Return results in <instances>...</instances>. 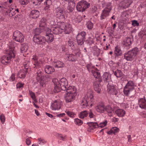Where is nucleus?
<instances>
[{"label":"nucleus","mask_w":146,"mask_h":146,"mask_svg":"<svg viewBox=\"0 0 146 146\" xmlns=\"http://www.w3.org/2000/svg\"><path fill=\"white\" fill-rule=\"evenodd\" d=\"M44 29H42L41 27H39L38 28H36L34 31V32L35 34V35H37L39 34L43 31Z\"/></svg>","instance_id":"41"},{"label":"nucleus","mask_w":146,"mask_h":146,"mask_svg":"<svg viewBox=\"0 0 146 146\" xmlns=\"http://www.w3.org/2000/svg\"><path fill=\"white\" fill-rule=\"evenodd\" d=\"M38 142H39L38 143L41 145H43L46 143V141L45 140L41 138L38 139Z\"/></svg>","instance_id":"51"},{"label":"nucleus","mask_w":146,"mask_h":146,"mask_svg":"<svg viewBox=\"0 0 146 146\" xmlns=\"http://www.w3.org/2000/svg\"><path fill=\"white\" fill-rule=\"evenodd\" d=\"M46 38L44 36L40 35H35L33 38L34 42L38 44H42L45 41H46Z\"/></svg>","instance_id":"13"},{"label":"nucleus","mask_w":146,"mask_h":146,"mask_svg":"<svg viewBox=\"0 0 146 146\" xmlns=\"http://www.w3.org/2000/svg\"><path fill=\"white\" fill-rule=\"evenodd\" d=\"M42 72L40 70H39L36 73V79L37 80H40V85L42 87H44L45 86V83L44 82L43 79L44 77L42 75Z\"/></svg>","instance_id":"16"},{"label":"nucleus","mask_w":146,"mask_h":146,"mask_svg":"<svg viewBox=\"0 0 146 146\" xmlns=\"http://www.w3.org/2000/svg\"><path fill=\"white\" fill-rule=\"evenodd\" d=\"M88 114H89V117L90 118L93 119H95V116L91 110H90L88 112Z\"/></svg>","instance_id":"47"},{"label":"nucleus","mask_w":146,"mask_h":146,"mask_svg":"<svg viewBox=\"0 0 146 146\" xmlns=\"http://www.w3.org/2000/svg\"><path fill=\"white\" fill-rule=\"evenodd\" d=\"M135 84L131 81H129L126 84L123 89V93L126 96H128L135 88Z\"/></svg>","instance_id":"5"},{"label":"nucleus","mask_w":146,"mask_h":146,"mask_svg":"<svg viewBox=\"0 0 146 146\" xmlns=\"http://www.w3.org/2000/svg\"><path fill=\"white\" fill-rule=\"evenodd\" d=\"M52 81L54 85V92L55 93L59 92L61 90H65L67 88L68 82L65 78H62L59 80L55 78L52 80Z\"/></svg>","instance_id":"4"},{"label":"nucleus","mask_w":146,"mask_h":146,"mask_svg":"<svg viewBox=\"0 0 146 146\" xmlns=\"http://www.w3.org/2000/svg\"><path fill=\"white\" fill-rule=\"evenodd\" d=\"M139 51V49L135 47L131 50L129 51L128 52L130 56H131V57L133 59L138 53Z\"/></svg>","instance_id":"21"},{"label":"nucleus","mask_w":146,"mask_h":146,"mask_svg":"<svg viewBox=\"0 0 146 146\" xmlns=\"http://www.w3.org/2000/svg\"><path fill=\"white\" fill-rule=\"evenodd\" d=\"M103 77L105 82L108 83V84L112 83L110 78V75L107 72H105L103 75Z\"/></svg>","instance_id":"23"},{"label":"nucleus","mask_w":146,"mask_h":146,"mask_svg":"<svg viewBox=\"0 0 146 146\" xmlns=\"http://www.w3.org/2000/svg\"><path fill=\"white\" fill-rule=\"evenodd\" d=\"M29 0H19L20 3L21 5H25L27 4ZM32 1V0H31Z\"/></svg>","instance_id":"50"},{"label":"nucleus","mask_w":146,"mask_h":146,"mask_svg":"<svg viewBox=\"0 0 146 146\" xmlns=\"http://www.w3.org/2000/svg\"><path fill=\"white\" fill-rule=\"evenodd\" d=\"M91 128L92 129L97 128H98V124L96 122H91L89 125Z\"/></svg>","instance_id":"43"},{"label":"nucleus","mask_w":146,"mask_h":146,"mask_svg":"<svg viewBox=\"0 0 146 146\" xmlns=\"http://www.w3.org/2000/svg\"><path fill=\"white\" fill-rule=\"evenodd\" d=\"M119 129L116 127H113L111 128L110 130L108 131L107 133L108 134H115L117 133L119 131Z\"/></svg>","instance_id":"33"},{"label":"nucleus","mask_w":146,"mask_h":146,"mask_svg":"<svg viewBox=\"0 0 146 146\" xmlns=\"http://www.w3.org/2000/svg\"><path fill=\"white\" fill-rule=\"evenodd\" d=\"M86 27L89 29H92L93 27V24L90 21H88L86 23Z\"/></svg>","instance_id":"46"},{"label":"nucleus","mask_w":146,"mask_h":146,"mask_svg":"<svg viewBox=\"0 0 146 146\" xmlns=\"http://www.w3.org/2000/svg\"><path fill=\"white\" fill-rule=\"evenodd\" d=\"M95 109L97 112L102 113L105 111V107L103 104L99 103L97 104Z\"/></svg>","instance_id":"17"},{"label":"nucleus","mask_w":146,"mask_h":146,"mask_svg":"<svg viewBox=\"0 0 146 146\" xmlns=\"http://www.w3.org/2000/svg\"><path fill=\"white\" fill-rule=\"evenodd\" d=\"M32 60V61L34 62L35 63L34 64V65L35 66L33 67L35 68V67H36V68H39L41 62L39 60H38L37 56L36 55H33Z\"/></svg>","instance_id":"20"},{"label":"nucleus","mask_w":146,"mask_h":146,"mask_svg":"<svg viewBox=\"0 0 146 146\" xmlns=\"http://www.w3.org/2000/svg\"><path fill=\"white\" fill-rule=\"evenodd\" d=\"M124 58L127 61H131L133 59L128 52L124 54Z\"/></svg>","instance_id":"39"},{"label":"nucleus","mask_w":146,"mask_h":146,"mask_svg":"<svg viewBox=\"0 0 146 146\" xmlns=\"http://www.w3.org/2000/svg\"><path fill=\"white\" fill-rule=\"evenodd\" d=\"M115 53L117 55H120L122 54V52L121 50L120 47L117 46L115 48Z\"/></svg>","instance_id":"34"},{"label":"nucleus","mask_w":146,"mask_h":146,"mask_svg":"<svg viewBox=\"0 0 146 146\" xmlns=\"http://www.w3.org/2000/svg\"><path fill=\"white\" fill-rule=\"evenodd\" d=\"M92 72L93 74L94 77L97 79V81H100V73L98 72V70L96 69L95 71L94 70H92Z\"/></svg>","instance_id":"26"},{"label":"nucleus","mask_w":146,"mask_h":146,"mask_svg":"<svg viewBox=\"0 0 146 146\" xmlns=\"http://www.w3.org/2000/svg\"><path fill=\"white\" fill-rule=\"evenodd\" d=\"M10 12L11 13L13 12L14 13V14H16L17 13H18L19 12L18 9L17 8L14 9L13 8H10Z\"/></svg>","instance_id":"55"},{"label":"nucleus","mask_w":146,"mask_h":146,"mask_svg":"<svg viewBox=\"0 0 146 146\" xmlns=\"http://www.w3.org/2000/svg\"><path fill=\"white\" fill-rule=\"evenodd\" d=\"M58 27H53L51 29L47 28L46 29V42L50 43L52 42L54 39V36L52 33L58 34L64 32L66 34H69L72 31V26L71 25H66L63 22H58L57 23Z\"/></svg>","instance_id":"1"},{"label":"nucleus","mask_w":146,"mask_h":146,"mask_svg":"<svg viewBox=\"0 0 146 146\" xmlns=\"http://www.w3.org/2000/svg\"><path fill=\"white\" fill-rule=\"evenodd\" d=\"M132 2L131 0H123L122 2V4L123 7L126 8L128 7Z\"/></svg>","instance_id":"30"},{"label":"nucleus","mask_w":146,"mask_h":146,"mask_svg":"<svg viewBox=\"0 0 146 146\" xmlns=\"http://www.w3.org/2000/svg\"><path fill=\"white\" fill-rule=\"evenodd\" d=\"M27 45L25 44H22L21 47V51L22 53L26 52L28 49Z\"/></svg>","instance_id":"38"},{"label":"nucleus","mask_w":146,"mask_h":146,"mask_svg":"<svg viewBox=\"0 0 146 146\" xmlns=\"http://www.w3.org/2000/svg\"><path fill=\"white\" fill-rule=\"evenodd\" d=\"M107 87L108 92L109 94L112 95H115L116 96H117L118 92L114 86L112 85V83L108 84Z\"/></svg>","instance_id":"14"},{"label":"nucleus","mask_w":146,"mask_h":146,"mask_svg":"<svg viewBox=\"0 0 146 146\" xmlns=\"http://www.w3.org/2000/svg\"><path fill=\"white\" fill-rule=\"evenodd\" d=\"M55 13L57 17L60 19H65V11L64 9L58 7L56 9Z\"/></svg>","instance_id":"11"},{"label":"nucleus","mask_w":146,"mask_h":146,"mask_svg":"<svg viewBox=\"0 0 146 146\" xmlns=\"http://www.w3.org/2000/svg\"><path fill=\"white\" fill-rule=\"evenodd\" d=\"M65 115V113H63L57 114L56 115V116L58 117H62L64 116Z\"/></svg>","instance_id":"62"},{"label":"nucleus","mask_w":146,"mask_h":146,"mask_svg":"<svg viewBox=\"0 0 146 146\" xmlns=\"http://www.w3.org/2000/svg\"><path fill=\"white\" fill-rule=\"evenodd\" d=\"M94 102L93 92L91 89H89L88 90L84 97L81 100V106L83 108H85L89 106L91 107L94 104Z\"/></svg>","instance_id":"2"},{"label":"nucleus","mask_w":146,"mask_h":146,"mask_svg":"<svg viewBox=\"0 0 146 146\" xmlns=\"http://www.w3.org/2000/svg\"><path fill=\"white\" fill-rule=\"evenodd\" d=\"M26 143L27 145H30L31 143V141L29 138H28L26 139Z\"/></svg>","instance_id":"61"},{"label":"nucleus","mask_w":146,"mask_h":146,"mask_svg":"<svg viewBox=\"0 0 146 146\" xmlns=\"http://www.w3.org/2000/svg\"><path fill=\"white\" fill-rule=\"evenodd\" d=\"M58 138L61 140L64 141L65 139V136H63L61 134H58Z\"/></svg>","instance_id":"60"},{"label":"nucleus","mask_w":146,"mask_h":146,"mask_svg":"<svg viewBox=\"0 0 146 146\" xmlns=\"http://www.w3.org/2000/svg\"><path fill=\"white\" fill-rule=\"evenodd\" d=\"M74 5L72 6L69 5L67 8L68 12L69 13L72 12L74 10Z\"/></svg>","instance_id":"56"},{"label":"nucleus","mask_w":146,"mask_h":146,"mask_svg":"<svg viewBox=\"0 0 146 146\" xmlns=\"http://www.w3.org/2000/svg\"><path fill=\"white\" fill-rule=\"evenodd\" d=\"M39 15V11L37 10H32L30 15L31 17L33 19H36L38 17Z\"/></svg>","instance_id":"28"},{"label":"nucleus","mask_w":146,"mask_h":146,"mask_svg":"<svg viewBox=\"0 0 146 146\" xmlns=\"http://www.w3.org/2000/svg\"><path fill=\"white\" fill-rule=\"evenodd\" d=\"M113 74L117 78L120 77L123 75V74L121 71L118 69L117 70L115 71H114Z\"/></svg>","instance_id":"35"},{"label":"nucleus","mask_w":146,"mask_h":146,"mask_svg":"<svg viewBox=\"0 0 146 146\" xmlns=\"http://www.w3.org/2000/svg\"><path fill=\"white\" fill-rule=\"evenodd\" d=\"M104 130V129H101L99 132V135H102L103 134L104 132L103 131Z\"/></svg>","instance_id":"63"},{"label":"nucleus","mask_w":146,"mask_h":146,"mask_svg":"<svg viewBox=\"0 0 146 146\" xmlns=\"http://www.w3.org/2000/svg\"><path fill=\"white\" fill-rule=\"evenodd\" d=\"M133 40L131 38L127 37L123 42V44L124 47H127V49L129 48V46L131 45Z\"/></svg>","instance_id":"18"},{"label":"nucleus","mask_w":146,"mask_h":146,"mask_svg":"<svg viewBox=\"0 0 146 146\" xmlns=\"http://www.w3.org/2000/svg\"><path fill=\"white\" fill-rule=\"evenodd\" d=\"M17 47L11 44L9 46V49L7 50V53L8 55H4L2 56L1 61L3 64L7 65L11 60V59L14 58L15 56Z\"/></svg>","instance_id":"3"},{"label":"nucleus","mask_w":146,"mask_h":146,"mask_svg":"<svg viewBox=\"0 0 146 146\" xmlns=\"http://www.w3.org/2000/svg\"><path fill=\"white\" fill-rule=\"evenodd\" d=\"M65 113L70 117L73 118L75 117L76 114L72 111L68 110H66Z\"/></svg>","instance_id":"36"},{"label":"nucleus","mask_w":146,"mask_h":146,"mask_svg":"<svg viewBox=\"0 0 146 146\" xmlns=\"http://www.w3.org/2000/svg\"><path fill=\"white\" fill-rule=\"evenodd\" d=\"M115 113L119 117H123L125 114V111L122 109H118L115 111Z\"/></svg>","instance_id":"25"},{"label":"nucleus","mask_w":146,"mask_h":146,"mask_svg":"<svg viewBox=\"0 0 146 146\" xmlns=\"http://www.w3.org/2000/svg\"><path fill=\"white\" fill-rule=\"evenodd\" d=\"M88 115V112L86 111L81 112L79 114V117L81 119H83Z\"/></svg>","instance_id":"37"},{"label":"nucleus","mask_w":146,"mask_h":146,"mask_svg":"<svg viewBox=\"0 0 146 146\" xmlns=\"http://www.w3.org/2000/svg\"><path fill=\"white\" fill-rule=\"evenodd\" d=\"M66 90L67 93L76 95V89L74 86H70L66 88Z\"/></svg>","instance_id":"24"},{"label":"nucleus","mask_w":146,"mask_h":146,"mask_svg":"<svg viewBox=\"0 0 146 146\" xmlns=\"http://www.w3.org/2000/svg\"><path fill=\"white\" fill-rule=\"evenodd\" d=\"M86 33L84 31H82L78 33L76 36L77 43L79 45H82L84 43V41Z\"/></svg>","instance_id":"10"},{"label":"nucleus","mask_w":146,"mask_h":146,"mask_svg":"<svg viewBox=\"0 0 146 146\" xmlns=\"http://www.w3.org/2000/svg\"><path fill=\"white\" fill-rule=\"evenodd\" d=\"M0 119L1 121L2 124H3L5 120V117L3 114H1L0 116Z\"/></svg>","instance_id":"54"},{"label":"nucleus","mask_w":146,"mask_h":146,"mask_svg":"<svg viewBox=\"0 0 146 146\" xmlns=\"http://www.w3.org/2000/svg\"><path fill=\"white\" fill-rule=\"evenodd\" d=\"M29 92L31 98L33 100H36V97L35 94L31 91H29Z\"/></svg>","instance_id":"52"},{"label":"nucleus","mask_w":146,"mask_h":146,"mask_svg":"<svg viewBox=\"0 0 146 146\" xmlns=\"http://www.w3.org/2000/svg\"><path fill=\"white\" fill-rule=\"evenodd\" d=\"M86 67L88 70L89 71L91 70H92V68L94 70L95 69V68H94V66H92V64L91 63L87 64L86 65Z\"/></svg>","instance_id":"49"},{"label":"nucleus","mask_w":146,"mask_h":146,"mask_svg":"<svg viewBox=\"0 0 146 146\" xmlns=\"http://www.w3.org/2000/svg\"><path fill=\"white\" fill-rule=\"evenodd\" d=\"M68 44L71 47L72 49V47L74 45V43L73 42V40L72 39L69 40L68 41Z\"/></svg>","instance_id":"57"},{"label":"nucleus","mask_w":146,"mask_h":146,"mask_svg":"<svg viewBox=\"0 0 146 146\" xmlns=\"http://www.w3.org/2000/svg\"><path fill=\"white\" fill-rule=\"evenodd\" d=\"M53 65L55 67L59 68L63 66L64 63L60 61H55Z\"/></svg>","instance_id":"31"},{"label":"nucleus","mask_w":146,"mask_h":146,"mask_svg":"<svg viewBox=\"0 0 146 146\" xmlns=\"http://www.w3.org/2000/svg\"><path fill=\"white\" fill-rule=\"evenodd\" d=\"M76 95V94L67 92L64 95V98L66 102L68 103L73 101L74 100L75 96Z\"/></svg>","instance_id":"15"},{"label":"nucleus","mask_w":146,"mask_h":146,"mask_svg":"<svg viewBox=\"0 0 146 146\" xmlns=\"http://www.w3.org/2000/svg\"><path fill=\"white\" fill-rule=\"evenodd\" d=\"M15 74H13L10 76L9 80L11 81H13L15 80Z\"/></svg>","instance_id":"59"},{"label":"nucleus","mask_w":146,"mask_h":146,"mask_svg":"<svg viewBox=\"0 0 146 146\" xmlns=\"http://www.w3.org/2000/svg\"><path fill=\"white\" fill-rule=\"evenodd\" d=\"M118 119L115 118H113L112 119V121L114 122H115L117 121Z\"/></svg>","instance_id":"64"},{"label":"nucleus","mask_w":146,"mask_h":146,"mask_svg":"<svg viewBox=\"0 0 146 146\" xmlns=\"http://www.w3.org/2000/svg\"><path fill=\"white\" fill-rule=\"evenodd\" d=\"M100 82L99 81L95 82L94 84V87L95 90L98 93H100L101 91V87L99 86Z\"/></svg>","instance_id":"27"},{"label":"nucleus","mask_w":146,"mask_h":146,"mask_svg":"<svg viewBox=\"0 0 146 146\" xmlns=\"http://www.w3.org/2000/svg\"><path fill=\"white\" fill-rule=\"evenodd\" d=\"M105 111H106L108 113V114L109 116H111V113L113 112V110L110 106H107L106 107H105Z\"/></svg>","instance_id":"32"},{"label":"nucleus","mask_w":146,"mask_h":146,"mask_svg":"<svg viewBox=\"0 0 146 146\" xmlns=\"http://www.w3.org/2000/svg\"><path fill=\"white\" fill-rule=\"evenodd\" d=\"M108 123L107 121H105L103 122L100 123L98 124V128H102L106 125Z\"/></svg>","instance_id":"45"},{"label":"nucleus","mask_w":146,"mask_h":146,"mask_svg":"<svg viewBox=\"0 0 146 146\" xmlns=\"http://www.w3.org/2000/svg\"><path fill=\"white\" fill-rule=\"evenodd\" d=\"M44 4H46V7H45V9H48L52 4L51 1V0H46V1L44 2Z\"/></svg>","instance_id":"42"},{"label":"nucleus","mask_w":146,"mask_h":146,"mask_svg":"<svg viewBox=\"0 0 146 146\" xmlns=\"http://www.w3.org/2000/svg\"><path fill=\"white\" fill-rule=\"evenodd\" d=\"M105 8L101 14L100 19L102 20L105 19L109 15V13L112 9L110 3H106L104 5Z\"/></svg>","instance_id":"7"},{"label":"nucleus","mask_w":146,"mask_h":146,"mask_svg":"<svg viewBox=\"0 0 146 146\" xmlns=\"http://www.w3.org/2000/svg\"><path fill=\"white\" fill-rule=\"evenodd\" d=\"M45 70L46 73L48 74H51L55 71L54 68L49 65L46 66L45 68Z\"/></svg>","instance_id":"29"},{"label":"nucleus","mask_w":146,"mask_h":146,"mask_svg":"<svg viewBox=\"0 0 146 146\" xmlns=\"http://www.w3.org/2000/svg\"><path fill=\"white\" fill-rule=\"evenodd\" d=\"M23 84L19 82L17 84L16 88L18 90H20L23 88Z\"/></svg>","instance_id":"48"},{"label":"nucleus","mask_w":146,"mask_h":146,"mask_svg":"<svg viewBox=\"0 0 146 146\" xmlns=\"http://www.w3.org/2000/svg\"><path fill=\"white\" fill-rule=\"evenodd\" d=\"M90 4L85 1L82 0L78 2L76 6V9L78 11L83 12L88 8Z\"/></svg>","instance_id":"6"},{"label":"nucleus","mask_w":146,"mask_h":146,"mask_svg":"<svg viewBox=\"0 0 146 146\" xmlns=\"http://www.w3.org/2000/svg\"><path fill=\"white\" fill-rule=\"evenodd\" d=\"M132 25L134 27L137 26L139 25V24L136 20H134L132 21Z\"/></svg>","instance_id":"53"},{"label":"nucleus","mask_w":146,"mask_h":146,"mask_svg":"<svg viewBox=\"0 0 146 146\" xmlns=\"http://www.w3.org/2000/svg\"><path fill=\"white\" fill-rule=\"evenodd\" d=\"M43 0H32V2L35 5H37L38 2H41Z\"/></svg>","instance_id":"58"},{"label":"nucleus","mask_w":146,"mask_h":146,"mask_svg":"<svg viewBox=\"0 0 146 146\" xmlns=\"http://www.w3.org/2000/svg\"><path fill=\"white\" fill-rule=\"evenodd\" d=\"M17 76L21 78H24L25 76V72L23 70H20L18 72Z\"/></svg>","instance_id":"40"},{"label":"nucleus","mask_w":146,"mask_h":146,"mask_svg":"<svg viewBox=\"0 0 146 146\" xmlns=\"http://www.w3.org/2000/svg\"><path fill=\"white\" fill-rule=\"evenodd\" d=\"M13 38L17 42H22L24 40V36L22 33L17 31L14 32Z\"/></svg>","instance_id":"8"},{"label":"nucleus","mask_w":146,"mask_h":146,"mask_svg":"<svg viewBox=\"0 0 146 146\" xmlns=\"http://www.w3.org/2000/svg\"><path fill=\"white\" fill-rule=\"evenodd\" d=\"M74 53L75 54L76 56L71 54H67L66 55V57L68 58L69 61H75L76 60V58L79 56L80 52L79 49L77 48L76 52L74 51Z\"/></svg>","instance_id":"9"},{"label":"nucleus","mask_w":146,"mask_h":146,"mask_svg":"<svg viewBox=\"0 0 146 146\" xmlns=\"http://www.w3.org/2000/svg\"><path fill=\"white\" fill-rule=\"evenodd\" d=\"M139 107L142 109H146V98H141L138 100Z\"/></svg>","instance_id":"19"},{"label":"nucleus","mask_w":146,"mask_h":146,"mask_svg":"<svg viewBox=\"0 0 146 146\" xmlns=\"http://www.w3.org/2000/svg\"><path fill=\"white\" fill-rule=\"evenodd\" d=\"M46 21V20L44 18H42L40 21L39 27L42 28V29H44L46 33V29H47V28H49L47 27Z\"/></svg>","instance_id":"22"},{"label":"nucleus","mask_w":146,"mask_h":146,"mask_svg":"<svg viewBox=\"0 0 146 146\" xmlns=\"http://www.w3.org/2000/svg\"><path fill=\"white\" fill-rule=\"evenodd\" d=\"M62 102L59 100L53 102L51 104V108L53 110H58L60 109Z\"/></svg>","instance_id":"12"},{"label":"nucleus","mask_w":146,"mask_h":146,"mask_svg":"<svg viewBox=\"0 0 146 146\" xmlns=\"http://www.w3.org/2000/svg\"><path fill=\"white\" fill-rule=\"evenodd\" d=\"M74 122L76 125L78 126L80 125L83 123L82 121L78 118L74 119Z\"/></svg>","instance_id":"44"}]
</instances>
